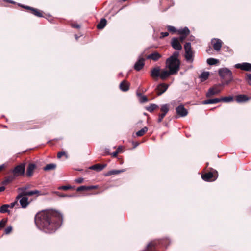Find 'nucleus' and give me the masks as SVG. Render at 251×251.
Here are the masks:
<instances>
[{"instance_id":"1","label":"nucleus","mask_w":251,"mask_h":251,"mask_svg":"<svg viewBox=\"0 0 251 251\" xmlns=\"http://www.w3.org/2000/svg\"><path fill=\"white\" fill-rule=\"evenodd\" d=\"M34 220L39 229L46 233H53L60 227L63 215L58 211L49 209L38 212Z\"/></svg>"},{"instance_id":"2","label":"nucleus","mask_w":251,"mask_h":251,"mask_svg":"<svg viewBox=\"0 0 251 251\" xmlns=\"http://www.w3.org/2000/svg\"><path fill=\"white\" fill-rule=\"evenodd\" d=\"M179 52L175 51L172 55L166 60V67L176 74L180 69V61L178 59Z\"/></svg>"},{"instance_id":"3","label":"nucleus","mask_w":251,"mask_h":251,"mask_svg":"<svg viewBox=\"0 0 251 251\" xmlns=\"http://www.w3.org/2000/svg\"><path fill=\"white\" fill-rule=\"evenodd\" d=\"M233 79L231 71L226 68H221V82L223 84H228Z\"/></svg>"},{"instance_id":"4","label":"nucleus","mask_w":251,"mask_h":251,"mask_svg":"<svg viewBox=\"0 0 251 251\" xmlns=\"http://www.w3.org/2000/svg\"><path fill=\"white\" fill-rule=\"evenodd\" d=\"M171 242L169 239L165 238L160 240L153 241L149 243L147 245V248L154 247L158 244H161L162 246L167 247L170 244Z\"/></svg>"},{"instance_id":"5","label":"nucleus","mask_w":251,"mask_h":251,"mask_svg":"<svg viewBox=\"0 0 251 251\" xmlns=\"http://www.w3.org/2000/svg\"><path fill=\"white\" fill-rule=\"evenodd\" d=\"M25 172V164L21 163L16 166L12 171L13 175L15 177L19 176L24 175Z\"/></svg>"},{"instance_id":"6","label":"nucleus","mask_w":251,"mask_h":251,"mask_svg":"<svg viewBox=\"0 0 251 251\" xmlns=\"http://www.w3.org/2000/svg\"><path fill=\"white\" fill-rule=\"evenodd\" d=\"M169 110V105L167 104H163L161 106L160 110L162 113L158 114V119L157 120L158 123H160L164 117L166 116Z\"/></svg>"},{"instance_id":"7","label":"nucleus","mask_w":251,"mask_h":251,"mask_svg":"<svg viewBox=\"0 0 251 251\" xmlns=\"http://www.w3.org/2000/svg\"><path fill=\"white\" fill-rule=\"evenodd\" d=\"M141 54L139 57L138 61L135 63L134 69L137 71H140L145 65V59L142 57Z\"/></svg>"},{"instance_id":"8","label":"nucleus","mask_w":251,"mask_h":251,"mask_svg":"<svg viewBox=\"0 0 251 251\" xmlns=\"http://www.w3.org/2000/svg\"><path fill=\"white\" fill-rule=\"evenodd\" d=\"M217 176H215L214 174L211 172L205 173L201 175L202 179L205 181H213L216 179Z\"/></svg>"},{"instance_id":"9","label":"nucleus","mask_w":251,"mask_h":251,"mask_svg":"<svg viewBox=\"0 0 251 251\" xmlns=\"http://www.w3.org/2000/svg\"><path fill=\"white\" fill-rule=\"evenodd\" d=\"M251 99V97L244 94L237 95L235 96V100L237 103L246 102Z\"/></svg>"},{"instance_id":"10","label":"nucleus","mask_w":251,"mask_h":251,"mask_svg":"<svg viewBox=\"0 0 251 251\" xmlns=\"http://www.w3.org/2000/svg\"><path fill=\"white\" fill-rule=\"evenodd\" d=\"M235 67L242 70L251 72V64L249 63H238L235 65Z\"/></svg>"},{"instance_id":"11","label":"nucleus","mask_w":251,"mask_h":251,"mask_svg":"<svg viewBox=\"0 0 251 251\" xmlns=\"http://www.w3.org/2000/svg\"><path fill=\"white\" fill-rule=\"evenodd\" d=\"M169 85L165 83H160L157 85L155 90L157 91L158 96L163 94L168 89Z\"/></svg>"},{"instance_id":"12","label":"nucleus","mask_w":251,"mask_h":251,"mask_svg":"<svg viewBox=\"0 0 251 251\" xmlns=\"http://www.w3.org/2000/svg\"><path fill=\"white\" fill-rule=\"evenodd\" d=\"M176 113L181 117H185L188 114V111L184 105H180L176 108Z\"/></svg>"},{"instance_id":"13","label":"nucleus","mask_w":251,"mask_h":251,"mask_svg":"<svg viewBox=\"0 0 251 251\" xmlns=\"http://www.w3.org/2000/svg\"><path fill=\"white\" fill-rule=\"evenodd\" d=\"M221 51L222 52V54L225 56H228L232 53V50L228 47L226 46H223L222 42L221 41Z\"/></svg>"},{"instance_id":"14","label":"nucleus","mask_w":251,"mask_h":251,"mask_svg":"<svg viewBox=\"0 0 251 251\" xmlns=\"http://www.w3.org/2000/svg\"><path fill=\"white\" fill-rule=\"evenodd\" d=\"M172 71L173 70H169L168 71L165 70H162L160 72V76H159L160 78L162 80H165L167 78H168L170 75L176 74Z\"/></svg>"},{"instance_id":"15","label":"nucleus","mask_w":251,"mask_h":251,"mask_svg":"<svg viewBox=\"0 0 251 251\" xmlns=\"http://www.w3.org/2000/svg\"><path fill=\"white\" fill-rule=\"evenodd\" d=\"M171 45L172 47L176 50H180L182 48V46L181 45L178 39L176 38H173L172 39Z\"/></svg>"},{"instance_id":"16","label":"nucleus","mask_w":251,"mask_h":251,"mask_svg":"<svg viewBox=\"0 0 251 251\" xmlns=\"http://www.w3.org/2000/svg\"><path fill=\"white\" fill-rule=\"evenodd\" d=\"M161 57V55L156 51H154L147 56L148 59H151L154 61L158 60Z\"/></svg>"},{"instance_id":"17","label":"nucleus","mask_w":251,"mask_h":251,"mask_svg":"<svg viewBox=\"0 0 251 251\" xmlns=\"http://www.w3.org/2000/svg\"><path fill=\"white\" fill-rule=\"evenodd\" d=\"M19 202L23 208H25L29 204L28 199L26 196H23L19 199Z\"/></svg>"},{"instance_id":"18","label":"nucleus","mask_w":251,"mask_h":251,"mask_svg":"<svg viewBox=\"0 0 251 251\" xmlns=\"http://www.w3.org/2000/svg\"><path fill=\"white\" fill-rule=\"evenodd\" d=\"M36 166L34 163H30L27 168L26 176L28 177H31L33 175V171L36 168Z\"/></svg>"},{"instance_id":"19","label":"nucleus","mask_w":251,"mask_h":251,"mask_svg":"<svg viewBox=\"0 0 251 251\" xmlns=\"http://www.w3.org/2000/svg\"><path fill=\"white\" fill-rule=\"evenodd\" d=\"M107 165L106 164H96L95 165H92L89 167V169L91 170H95L97 172H100Z\"/></svg>"},{"instance_id":"20","label":"nucleus","mask_w":251,"mask_h":251,"mask_svg":"<svg viewBox=\"0 0 251 251\" xmlns=\"http://www.w3.org/2000/svg\"><path fill=\"white\" fill-rule=\"evenodd\" d=\"M160 69L158 66L153 68L151 72V75L153 78L160 76Z\"/></svg>"},{"instance_id":"21","label":"nucleus","mask_w":251,"mask_h":251,"mask_svg":"<svg viewBox=\"0 0 251 251\" xmlns=\"http://www.w3.org/2000/svg\"><path fill=\"white\" fill-rule=\"evenodd\" d=\"M27 188V187H22L19 188L18 189V190L19 191H21V192L20 194H19V195L16 197V199L19 200L20 198H21L22 197L24 196H27L26 194H25L27 193V192H26V190Z\"/></svg>"},{"instance_id":"22","label":"nucleus","mask_w":251,"mask_h":251,"mask_svg":"<svg viewBox=\"0 0 251 251\" xmlns=\"http://www.w3.org/2000/svg\"><path fill=\"white\" fill-rule=\"evenodd\" d=\"M220 102V98L209 99L202 101L203 104H211L217 103Z\"/></svg>"},{"instance_id":"23","label":"nucleus","mask_w":251,"mask_h":251,"mask_svg":"<svg viewBox=\"0 0 251 251\" xmlns=\"http://www.w3.org/2000/svg\"><path fill=\"white\" fill-rule=\"evenodd\" d=\"M129 84L125 80L121 82L119 85V87L121 90L124 92L128 91L129 89Z\"/></svg>"},{"instance_id":"24","label":"nucleus","mask_w":251,"mask_h":251,"mask_svg":"<svg viewBox=\"0 0 251 251\" xmlns=\"http://www.w3.org/2000/svg\"><path fill=\"white\" fill-rule=\"evenodd\" d=\"M211 44L215 50L217 51L220 50V39H213L211 40Z\"/></svg>"},{"instance_id":"25","label":"nucleus","mask_w":251,"mask_h":251,"mask_svg":"<svg viewBox=\"0 0 251 251\" xmlns=\"http://www.w3.org/2000/svg\"><path fill=\"white\" fill-rule=\"evenodd\" d=\"M125 171V170H124V169H122V170H110V171L107 172V173H106L105 174V176H111V175H116V174H118L119 173L124 172Z\"/></svg>"},{"instance_id":"26","label":"nucleus","mask_w":251,"mask_h":251,"mask_svg":"<svg viewBox=\"0 0 251 251\" xmlns=\"http://www.w3.org/2000/svg\"><path fill=\"white\" fill-rule=\"evenodd\" d=\"M106 23V20L105 18H102L99 24L97 25V28L99 29H102L105 26Z\"/></svg>"},{"instance_id":"27","label":"nucleus","mask_w":251,"mask_h":251,"mask_svg":"<svg viewBox=\"0 0 251 251\" xmlns=\"http://www.w3.org/2000/svg\"><path fill=\"white\" fill-rule=\"evenodd\" d=\"M15 177L14 176H10L5 178L4 180L2 181V184L7 185L11 183L14 179Z\"/></svg>"},{"instance_id":"28","label":"nucleus","mask_w":251,"mask_h":251,"mask_svg":"<svg viewBox=\"0 0 251 251\" xmlns=\"http://www.w3.org/2000/svg\"><path fill=\"white\" fill-rule=\"evenodd\" d=\"M178 33L180 35L187 36L190 33V30L188 27H185L184 28L179 29L178 30Z\"/></svg>"},{"instance_id":"29","label":"nucleus","mask_w":251,"mask_h":251,"mask_svg":"<svg viewBox=\"0 0 251 251\" xmlns=\"http://www.w3.org/2000/svg\"><path fill=\"white\" fill-rule=\"evenodd\" d=\"M219 91L214 88H210L207 93H206L207 97H210L214 95H215L218 93Z\"/></svg>"},{"instance_id":"30","label":"nucleus","mask_w":251,"mask_h":251,"mask_svg":"<svg viewBox=\"0 0 251 251\" xmlns=\"http://www.w3.org/2000/svg\"><path fill=\"white\" fill-rule=\"evenodd\" d=\"M56 168V165L54 163H50L44 167V171H50L55 170Z\"/></svg>"},{"instance_id":"31","label":"nucleus","mask_w":251,"mask_h":251,"mask_svg":"<svg viewBox=\"0 0 251 251\" xmlns=\"http://www.w3.org/2000/svg\"><path fill=\"white\" fill-rule=\"evenodd\" d=\"M137 95L140 98L139 101L140 103H145L148 101V99L147 96L142 95L141 93L137 92Z\"/></svg>"},{"instance_id":"32","label":"nucleus","mask_w":251,"mask_h":251,"mask_svg":"<svg viewBox=\"0 0 251 251\" xmlns=\"http://www.w3.org/2000/svg\"><path fill=\"white\" fill-rule=\"evenodd\" d=\"M233 101V97L231 96L221 97V102H230Z\"/></svg>"},{"instance_id":"33","label":"nucleus","mask_w":251,"mask_h":251,"mask_svg":"<svg viewBox=\"0 0 251 251\" xmlns=\"http://www.w3.org/2000/svg\"><path fill=\"white\" fill-rule=\"evenodd\" d=\"M159 106L155 104H151L149 106L146 107V109L151 112L152 113L155 109L158 108Z\"/></svg>"},{"instance_id":"34","label":"nucleus","mask_w":251,"mask_h":251,"mask_svg":"<svg viewBox=\"0 0 251 251\" xmlns=\"http://www.w3.org/2000/svg\"><path fill=\"white\" fill-rule=\"evenodd\" d=\"M148 127H144V128H142L141 130L137 131L136 133L137 136L141 137L143 136L147 131H148Z\"/></svg>"},{"instance_id":"35","label":"nucleus","mask_w":251,"mask_h":251,"mask_svg":"<svg viewBox=\"0 0 251 251\" xmlns=\"http://www.w3.org/2000/svg\"><path fill=\"white\" fill-rule=\"evenodd\" d=\"M209 75V73L208 72H203L201 74L200 77L202 81H205L208 78Z\"/></svg>"},{"instance_id":"36","label":"nucleus","mask_w":251,"mask_h":251,"mask_svg":"<svg viewBox=\"0 0 251 251\" xmlns=\"http://www.w3.org/2000/svg\"><path fill=\"white\" fill-rule=\"evenodd\" d=\"M206 62L208 65H213L218 63L219 60L213 58H210L207 59Z\"/></svg>"},{"instance_id":"37","label":"nucleus","mask_w":251,"mask_h":251,"mask_svg":"<svg viewBox=\"0 0 251 251\" xmlns=\"http://www.w3.org/2000/svg\"><path fill=\"white\" fill-rule=\"evenodd\" d=\"M185 59L187 61H190L193 58V52L192 51H186L185 55Z\"/></svg>"},{"instance_id":"38","label":"nucleus","mask_w":251,"mask_h":251,"mask_svg":"<svg viewBox=\"0 0 251 251\" xmlns=\"http://www.w3.org/2000/svg\"><path fill=\"white\" fill-rule=\"evenodd\" d=\"M32 13L38 17H43V14L41 13V12L40 11H39L37 9L34 8H33L32 10Z\"/></svg>"},{"instance_id":"39","label":"nucleus","mask_w":251,"mask_h":251,"mask_svg":"<svg viewBox=\"0 0 251 251\" xmlns=\"http://www.w3.org/2000/svg\"><path fill=\"white\" fill-rule=\"evenodd\" d=\"M8 208L9 206H8V204L3 205L0 208V212L1 213H4L9 212L8 209Z\"/></svg>"},{"instance_id":"40","label":"nucleus","mask_w":251,"mask_h":251,"mask_svg":"<svg viewBox=\"0 0 251 251\" xmlns=\"http://www.w3.org/2000/svg\"><path fill=\"white\" fill-rule=\"evenodd\" d=\"M25 194H26L27 196H32L34 194L41 195V192L39 190H35L28 191Z\"/></svg>"},{"instance_id":"41","label":"nucleus","mask_w":251,"mask_h":251,"mask_svg":"<svg viewBox=\"0 0 251 251\" xmlns=\"http://www.w3.org/2000/svg\"><path fill=\"white\" fill-rule=\"evenodd\" d=\"M7 222V218L3 219L0 221V230L2 229L5 226Z\"/></svg>"},{"instance_id":"42","label":"nucleus","mask_w":251,"mask_h":251,"mask_svg":"<svg viewBox=\"0 0 251 251\" xmlns=\"http://www.w3.org/2000/svg\"><path fill=\"white\" fill-rule=\"evenodd\" d=\"M184 50L185 51H192L191 50V45L190 42H187L184 45Z\"/></svg>"},{"instance_id":"43","label":"nucleus","mask_w":251,"mask_h":251,"mask_svg":"<svg viewBox=\"0 0 251 251\" xmlns=\"http://www.w3.org/2000/svg\"><path fill=\"white\" fill-rule=\"evenodd\" d=\"M246 80L248 84L251 86V74H246Z\"/></svg>"},{"instance_id":"44","label":"nucleus","mask_w":251,"mask_h":251,"mask_svg":"<svg viewBox=\"0 0 251 251\" xmlns=\"http://www.w3.org/2000/svg\"><path fill=\"white\" fill-rule=\"evenodd\" d=\"M12 230V226H10L5 229L4 233L5 234H9L11 232Z\"/></svg>"},{"instance_id":"45","label":"nucleus","mask_w":251,"mask_h":251,"mask_svg":"<svg viewBox=\"0 0 251 251\" xmlns=\"http://www.w3.org/2000/svg\"><path fill=\"white\" fill-rule=\"evenodd\" d=\"M77 191L80 192L82 191L88 190L87 186H81L78 187L77 189Z\"/></svg>"},{"instance_id":"46","label":"nucleus","mask_w":251,"mask_h":251,"mask_svg":"<svg viewBox=\"0 0 251 251\" xmlns=\"http://www.w3.org/2000/svg\"><path fill=\"white\" fill-rule=\"evenodd\" d=\"M167 28L168 30L170 32H176V28L175 27L171 25H168Z\"/></svg>"},{"instance_id":"47","label":"nucleus","mask_w":251,"mask_h":251,"mask_svg":"<svg viewBox=\"0 0 251 251\" xmlns=\"http://www.w3.org/2000/svg\"><path fill=\"white\" fill-rule=\"evenodd\" d=\"M18 200L16 199V201L14 202H12L10 204H8V206H9V208H13L15 206V205H18Z\"/></svg>"},{"instance_id":"48","label":"nucleus","mask_w":251,"mask_h":251,"mask_svg":"<svg viewBox=\"0 0 251 251\" xmlns=\"http://www.w3.org/2000/svg\"><path fill=\"white\" fill-rule=\"evenodd\" d=\"M71 188V186H69V185L62 186L59 187L60 189H62L64 190H67L70 189Z\"/></svg>"},{"instance_id":"49","label":"nucleus","mask_w":251,"mask_h":251,"mask_svg":"<svg viewBox=\"0 0 251 251\" xmlns=\"http://www.w3.org/2000/svg\"><path fill=\"white\" fill-rule=\"evenodd\" d=\"M66 155V152L64 151L59 152L57 154V158H60L63 155Z\"/></svg>"},{"instance_id":"50","label":"nucleus","mask_w":251,"mask_h":251,"mask_svg":"<svg viewBox=\"0 0 251 251\" xmlns=\"http://www.w3.org/2000/svg\"><path fill=\"white\" fill-rule=\"evenodd\" d=\"M169 35V33L167 32H161V36H160V38H164L165 37H167Z\"/></svg>"},{"instance_id":"51","label":"nucleus","mask_w":251,"mask_h":251,"mask_svg":"<svg viewBox=\"0 0 251 251\" xmlns=\"http://www.w3.org/2000/svg\"><path fill=\"white\" fill-rule=\"evenodd\" d=\"M83 180H84V179H83V178L79 177V178H78L76 179L75 180V181L76 183L80 184V183H82V182H83Z\"/></svg>"},{"instance_id":"52","label":"nucleus","mask_w":251,"mask_h":251,"mask_svg":"<svg viewBox=\"0 0 251 251\" xmlns=\"http://www.w3.org/2000/svg\"><path fill=\"white\" fill-rule=\"evenodd\" d=\"M19 6L24 8L25 9H26L27 10H30L31 11H32V9L33 8V7H30L28 6H25V5H19Z\"/></svg>"},{"instance_id":"53","label":"nucleus","mask_w":251,"mask_h":251,"mask_svg":"<svg viewBox=\"0 0 251 251\" xmlns=\"http://www.w3.org/2000/svg\"><path fill=\"white\" fill-rule=\"evenodd\" d=\"M111 154L110 153V150L108 148H106L105 149V152L104 154H102V155H110Z\"/></svg>"},{"instance_id":"54","label":"nucleus","mask_w":251,"mask_h":251,"mask_svg":"<svg viewBox=\"0 0 251 251\" xmlns=\"http://www.w3.org/2000/svg\"><path fill=\"white\" fill-rule=\"evenodd\" d=\"M71 26L73 28H79L80 27V26L77 24H73L71 25Z\"/></svg>"},{"instance_id":"55","label":"nucleus","mask_w":251,"mask_h":251,"mask_svg":"<svg viewBox=\"0 0 251 251\" xmlns=\"http://www.w3.org/2000/svg\"><path fill=\"white\" fill-rule=\"evenodd\" d=\"M97 188H98V186L96 185H92V186H87L88 190L96 189Z\"/></svg>"},{"instance_id":"56","label":"nucleus","mask_w":251,"mask_h":251,"mask_svg":"<svg viewBox=\"0 0 251 251\" xmlns=\"http://www.w3.org/2000/svg\"><path fill=\"white\" fill-rule=\"evenodd\" d=\"M187 36H185V35H180V36L179 37V40L180 41L182 42L184 39L186 38Z\"/></svg>"},{"instance_id":"57","label":"nucleus","mask_w":251,"mask_h":251,"mask_svg":"<svg viewBox=\"0 0 251 251\" xmlns=\"http://www.w3.org/2000/svg\"><path fill=\"white\" fill-rule=\"evenodd\" d=\"M118 151H115L113 152L111 155L114 157H117L118 154Z\"/></svg>"},{"instance_id":"58","label":"nucleus","mask_w":251,"mask_h":251,"mask_svg":"<svg viewBox=\"0 0 251 251\" xmlns=\"http://www.w3.org/2000/svg\"><path fill=\"white\" fill-rule=\"evenodd\" d=\"M56 194H57L58 196L61 197H71V196H67V195H64V194H60V193L58 192H57Z\"/></svg>"},{"instance_id":"59","label":"nucleus","mask_w":251,"mask_h":251,"mask_svg":"<svg viewBox=\"0 0 251 251\" xmlns=\"http://www.w3.org/2000/svg\"><path fill=\"white\" fill-rule=\"evenodd\" d=\"M5 168V165L2 164L0 165V171H1Z\"/></svg>"},{"instance_id":"60","label":"nucleus","mask_w":251,"mask_h":251,"mask_svg":"<svg viewBox=\"0 0 251 251\" xmlns=\"http://www.w3.org/2000/svg\"><path fill=\"white\" fill-rule=\"evenodd\" d=\"M5 189V187L4 186H0V192L4 191Z\"/></svg>"},{"instance_id":"61","label":"nucleus","mask_w":251,"mask_h":251,"mask_svg":"<svg viewBox=\"0 0 251 251\" xmlns=\"http://www.w3.org/2000/svg\"><path fill=\"white\" fill-rule=\"evenodd\" d=\"M116 151H118V153H120L122 151V147L119 146Z\"/></svg>"},{"instance_id":"62","label":"nucleus","mask_w":251,"mask_h":251,"mask_svg":"<svg viewBox=\"0 0 251 251\" xmlns=\"http://www.w3.org/2000/svg\"><path fill=\"white\" fill-rule=\"evenodd\" d=\"M4 1H8L11 3H15V2L10 0H3Z\"/></svg>"},{"instance_id":"63","label":"nucleus","mask_w":251,"mask_h":251,"mask_svg":"<svg viewBox=\"0 0 251 251\" xmlns=\"http://www.w3.org/2000/svg\"><path fill=\"white\" fill-rule=\"evenodd\" d=\"M75 37L76 39V40H77V39H78V37L77 36V35H75Z\"/></svg>"},{"instance_id":"64","label":"nucleus","mask_w":251,"mask_h":251,"mask_svg":"<svg viewBox=\"0 0 251 251\" xmlns=\"http://www.w3.org/2000/svg\"><path fill=\"white\" fill-rule=\"evenodd\" d=\"M138 145H139V144L138 143H136V144H135L134 147H137Z\"/></svg>"}]
</instances>
